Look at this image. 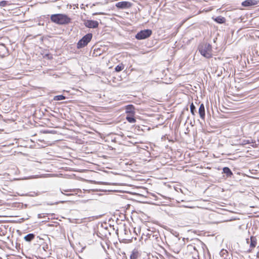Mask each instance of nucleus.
I'll return each mask as SVG.
<instances>
[{
    "instance_id": "nucleus-7",
    "label": "nucleus",
    "mask_w": 259,
    "mask_h": 259,
    "mask_svg": "<svg viewBox=\"0 0 259 259\" xmlns=\"http://www.w3.org/2000/svg\"><path fill=\"white\" fill-rule=\"evenodd\" d=\"M147 236L151 240H155L157 243H159L161 239L158 232H151V233H148Z\"/></svg>"
},
{
    "instance_id": "nucleus-15",
    "label": "nucleus",
    "mask_w": 259,
    "mask_h": 259,
    "mask_svg": "<svg viewBox=\"0 0 259 259\" xmlns=\"http://www.w3.org/2000/svg\"><path fill=\"white\" fill-rule=\"evenodd\" d=\"M243 143L244 144H248L251 143L252 144V145H251V146L254 148L257 147L259 145V142H258V143L256 144L255 141H253L252 140H251V141L249 140H245L243 141Z\"/></svg>"
},
{
    "instance_id": "nucleus-28",
    "label": "nucleus",
    "mask_w": 259,
    "mask_h": 259,
    "mask_svg": "<svg viewBox=\"0 0 259 259\" xmlns=\"http://www.w3.org/2000/svg\"><path fill=\"white\" fill-rule=\"evenodd\" d=\"M65 195L67 196H70V195H72V194H66Z\"/></svg>"
},
{
    "instance_id": "nucleus-10",
    "label": "nucleus",
    "mask_w": 259,
    "mask_h": 259,
    "mask_svg": "<svg viewBox=\"0 0 259 259\" xmlns=\"http://www.w3.org/2000/svg\"><path fill=\"white\" fill-rule=\"evenodd\" d=\"M125 113L127 114H135V108L132 104H129L125 106Z\"/></svg>"
},
{
    "instance_id": "nucleus-16",
    "label": "nucleus",
    "mask_w": 259,
    "mask_h": 259,
    "mask_svg": "<svg viewBox=\"0 0 259 259\" xmlns=\"http://www.w3.org/2000/svg\"><path fill=\"white\" fill-rule=\"evenodd\" d=\"M35 236V235L33 233H29L25 235L24 239L27 242H30L34 238Z\"/></svg>"
},
{
    "instance_id": "nucleus-1",
    "label": "nucleus",
    "mask_w": 259,
    "mask_h": 259,
    "mask_svg": "<svg viewBox=\"0 0 259 259\" xmlns=\"http://www.w3.org/2000/svg\"><path fill=\"white\" fill-rule=\"evenodd\" d=\"M50 19L52 22L60 25L68 24L71 20L67 15L61 13L51 15Z\"/></svg>"
},
{
    "instance_id": "nucleus-11",
    "label": "nucleus",
    "mask_w": 259,
    "mask_h": 259,
    "mask_svg": "<svg viewBox=\"0 0 259 259\" xmlns=\"http://www.w3.org/2000/svg\"><path fill=\"white\" fill-rule=\"evenodd\" d=\"M212 19L217 23L222 24L225 23L226 22V18L221 16L216 17L215 18L212 17Z\"/></svg>"
},
{
    "instance_id": "nucleus-34",
    "label": "nucleus",
    "mask_w": 259,
    "mask_h": 259,
    "mask_svg": "<svg viewBox=\"0 0 259 259\" xmlns=\"http://www.w3.org/2000/svg\"><path fill=\"white\" fill-rule=\"evenodd\" d=\"M224 259H228V258H226V257H224Z\"/></svg>"
},
{
    "instance_id": "nucleus-8",
    "label": "nucleus",
    "mask_w": 259,
    "mask_h": 259,
    "mask_svg": "<svg viewBox=\"0 0 259 259\" xmlns=\"http://www.w3.org/2000/svg\"><path fill=\"white\" fill-rule=\"evenodd\" d=\"M257 4V1L256 0H245L242 2L241 5L244 7H247L255 6Z\"/></svg>"
},
{
    "instance_id": "nucleus-31",
    "label": "nucleus",
    "mask_w": 259,
    "mask_h": 259,
    "mask_svg": "<svg viewBox=\"0 0 259 259\" xmlns=\"http://www.w3.org/2000/svg\"><path fill=\"white\" fill-rule=\"evenodd\" d=\"M41 41H43V38H42H42H41Z\"/></svg>"
},
{
    "instance_id": "nucleus-12",
    "label": "nucleus",
    "mask_w": 259,
    "mask_h": 259,
    "mask_svg": "<svg viewBox=\"0 0 259 259\" xmlns=\"http://www.w3.org/2000/svg\"><path fill=\"white\" fill-rule=\"evenodd\" d=\"M250 242V248H254L257 244V239L255 236H251L249 238Z\"/></svg>"
},
{
    "instance_id": "nucleus-9",
    "label": "nucleus",
    "mask_w": 259,
    "mask_h": 259,
    "mask_svg": "<svg viewBox=\"0 0 259 259\" xmlns=\"http://www.w3.org/2000/svg\"><path fill=\"white\" fill-rule=\"evenodd\" d=\"M198 113L201 119L204 120L205 117V110L204 105L203 103L201 104L199 106Z\"/></svg>"
},
{
    "instance_id": "nucleus-4",
    "label": "nucleus",
    "mask_w": 259,
    "mask_h": 259,
    "mask_svg": "<svg viewBox=\"0 0 259 259\" xmlns=\"http://www.w3.org/2000/svg\"><path fill=\"white\" fill-rule=\"evenodd\" d=\"M152 31L151 29L142 30L136 34L135 37L138 40L145 39L149 37L152 35Z\"/></svg>"
},
{
    "instance_id": "nucleus-26",
    "label": "nucleus",
    "mask_w": 259,
    "mask_h": 259,
    "mask_svg": "<svg viewBox=\"0 0 259 259\" xmlns=\"http://www.w3.org/2000/svg\"><path fill=\"white\" fill-rule=\"evenodd\" d=\"M42 214H38V218H42Z\"/></svg>"
},
{
    "instance_id": "nucleus-3",
    "label": "nucleus",
    "mask_w": 259,
    "mask_h": 259,
    "mask_svg": "<svg viewBox=\"0 0 259 259\" xmlns=\"http://www.w3.org/2000/svg\"><path fill=\"white\" fill-rule=\"evenodd\" d=\"M93 37V34L89 33L84 35L77 43V48L81 49L88 45Z\"/></svg>"
},
{
    "instance_id": "nucleus-6",
    "label": "nucleus",
    "mask_w": 259,
    "mask_h": 259,
    "mask_svg": "<svg viewBox=\"0 0 259 259\" xmlns=\"http://www.w3.org/2000/svg\"><path fill=\"white\" fill-rule=\"evenodd\" d=\"M132 6L131 3L127 1H121L115 4V6L118 9H126L131 8Z\"/></svg>"
},
{
    "instance_id": "nucleus-20",
    "label": "nucleus",
    "mask_w": 259,
    "mask_h": 259,
    "mask_svg": "<svg viewBox=\"0 0 259 259\" xmlns=\"http://www.w3.org/2000/svg\"><path fill=\"white\" fill-rule=\"evenodd\" d=\"M124 69V65L122 63H121L117 66H116L115 68V71L117 72H119L122 71Z\"/></svg>"
},
{
    "instance_id": "nucleus-17",
    "label": "nucleus",
    "mask_w": 259,
    "mask_h": 259,
    "mask_svg": "<svg viewBox=\"0 0 259 259\" xmlns=\"http://www.w3.org/2000/svg\"><path fill=\"white\" fill-rule=\"evenodd\" d=\"M135 114H127L126 116V120L130 123H133L136 121L134 117Z\"/></svg>"
},
{
    "instance_id": "nucleus-22",
    "label": "nucleus",
    "mask_w": 259,
    "mask_h": 259,
    "mask_svg": "<svg viewBox=\"0 0 259 259\" xmlns=\"http://www.w3.org/2000/svg\"><path fill=\"white\" fill-rule=\"evenodd\" d=\"M7 4V1H3L0 2V6L4 7Z\"/></svg>"
},
{
    "instance_id": "nucleus-27",
    "label": "nucleus",
    "mask_w": 259,
    "mask_h": 259,
    "mask_svg": "<svg viewBox=\"0 0 259 259\" xmlns=\"http://www.w3.org/2000/svg\"><path fill=\"white\" fill-rule=\"evenodd\" d=\"M59 203V202H55V203H51V204H49V205H53V204H58V203Z\"/></svg>"
},
{
    "instance_id": "nucleus-25",
    "label": "nucleus",
    "mask_w": 259,
    "mask_h": 259,
    "mask_svg": "<svg viewBox=\"0 0 259 259\" xmlns=\"http://www.w3.org/2000/svg\"><path fill=\"white\" fill-rule=\"evenodd\" d=\"M246 243L250 245L249 239L247 238L246 239Z\"/></svg>"
},
{
    "instance_id": "nucleus-32",
    "label": "nucleus",
    "mask_w": 259,
    "mask_h": 259,
    "mask_svg": "<svg viewBox=\"0 0 259 259\" xmlns=\"http://www.w3.org/2000/svg\"><path fill=\"white\" fill-rule=\"evenodd\" d=\"M61 193H62V194H65L63 192V191H61Z\"/></svg>"
},
{
    "instance_id": "nucleus-30",
    "label": "nucleus",
    "mask_w": 259,
    "mask_h": 259,
    "mask_svg": "<svg viewBox=\"0 0 259 259\" xmlns=\"http://www.w3.org/2000/svg\"><path fill=\"white\" fill-rule=\"evenodd\" d=\"M65 192H68V190H64Z\"/></svg>"
},
{
    "instance_id": "nucleus-24",
    "label": "nucleus",
    "mask_w": 259,
    "mask_h": 259,
    "mask_svg": "<svg viewBox=\"0 0 259 259\" xmlns=\"http://www.w3.org/2000/svg\"><path fill=\"white\" fill-rule=\"evenodd\" d=\"M44 22H41V21H39L38 23V25H44Z\"/></svg>"
},
{
    "instance_id": "nucleus-21",
    "label": "nucleus",
    "mask_w": 259,
    "mask_h": 259,
    "mask_svg": "<svg viewBox=\"0 0 259 259\" xmlns=\"http://www.w3.org/2000/svg\"><path fill=\"white\" fill-rule=\"evenodd\" d=\"M228 253V251L224 249H222L220 252V255L222 257H224V255L226 254L228 255V254H227Z\"/></svg>"
},
{
    "instance_id": "nucleus-5",
    "label": "nucleus",
    "mask_w": 259,
    "mask_h": 259,
    "mask_svg": "<svg viewBox=\"0 0 259 259\" xmlns=\"http://www.w3.org/2000/svg\"><path fill=\"white\" fill-rule=\"evenodd\" d=\"M83 24L86 27L89 28H97L99 26V22L96 20H84Z\"/></svg>"
},
{
    "instance_id": "nucleus-23",
    "label": "nucleus",
    "mask_w": 259,
    "mask_h": 259,
    "mask_svg": "<svg viewBox=\"0 0 259 259\" xmlns=\"http://www.w3.org/2000/svg\"><path fill=\"white\" fill-rule=\"evenodd\" d=\"M44 133H45V134L53 133V132L52 131H51L47 130V131H44Z\"/></svg>"
},
{
    "instance_id": "nucleus-33",
    "label": "nucleus",
    "mask_w": 259,
    "mask_h": 259,
    "mask_svg": "<svg viewBox=\"0 0 259 259\" xmlns=\"http://www.w3.org/2000/svg\"><path fill=\"white\" fill-rule=\"evenodd\" d=\"M97 14V13H96L93 14V15H96Z\"/></svg>"
},
{
    "instance_id": "nucleus-19",
    "label": "nucleus",
    "mask_w": 259,
    "mask_h": 259,
    "mask_svg": "<svg viewBox=\"0 0 259 259\" xmlns=\"http://www.w3.org/2000/svg\"><path fill=\"white\" fill-rule=\"evenodd\" d=\"M66 98L65 96L63 95H60L54 96L53 100L54 101H61L63 100H65Z\"/></svg>"
},
{
    "instance_id": "nucleus-29",
    "label": "nucleus",
    "mask_w": 259,
    "mask_h": 259,
    "mask_svg": "<svg viewBox=\"0 0 259 259\" xmlns=\"http://www.w3.org/2000/svg\"><path fill=\"white\" fill-rule=\"evenodd\" d=\"M64 202V201H60L59 202H60V203H63Z\"/></svg>"
},
{
    "instance_id": "nucleus-2",
    "label": "nucleus",
    "mask_w": 259,
    "mask_h": 259,
    "mask_svg": "<svg viewBox=\"0 0 259 259\" xmlns=\"http://www.w3.org/2000/svg\"><path fill=\"white\" fill-rule=\"evenodd\" d=\"M198 50L200 54L206 59L212 57V49L210 44L207 42H202L198 46Z\"/></svg>"
},
{
    "instance_id": "nucleus-18",
    "label": "nucleus",
    "mask_w": 259,
    "mask_h": 259,
    "mask_svg": "<svg viewBox=\"0 0 259 259\" xmlns=\"http://www.w3.org/2000/svg\"><path fill=\"white\" fill-rule=\"evenodd\" d=\"M190 112L193 115H195L197 112L196 108L193 103H192L190 106Z\"/></svg>"
},
{
    "instance_id": "nucleus-13",
    "label": "nucleus",
    "mask_w": 259,
    "mask_h": 259,
    "mask_svg": "<svg viewBox=\"0 0 259 259\" xmlns=\"http://www.w3.org/2000/svg\"><path fill=\"white\" fill-rule=\"evenodd\" d=\"M223 172L226 174L227 177H231L233 174L230 168L228 167H224L223 168Z\"/></svg>"
},
{
    "instance_id": "nucleus-14",
    "label": "nucleus",
    "mask_w": 259,
    "mask_h": 259,
    "mask_svg": "<svg viewBox=\"0 0 259 259\" xmlns=\"http://www.w3.org/2000/svg\"><path fill=\"white\" fill-rule=\"evenodd\" d=\"M140 256V254L138 250L134 249L130 255V259H138Z\"/></svg>"
}]
</instances>
